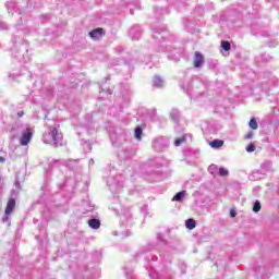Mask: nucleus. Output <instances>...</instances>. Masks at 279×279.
<instances>
[{
	"label": "nucleus",
	"mask_w": 279,
	"mask_h": 279,
	"mask_svg": "<svg viewBox=\"0 0 279 279\" xmlns=\"http://www.w3.org/2000/svg\"><path fill=\"white\" fill-rule=\"evenodd\" d=\"M31 141H32V130L26 129L25 132L20 137V145L25 147L26 145H29Z\"/></svg>",
	"instance_id": "nucleus-1"
},
{
	"label": "nucleus",
	"mask_w": 279,
	"mask_h": 279,
	"mask_svg": "<svg viewBox=\"0 0 279 279\" xmlns=\"http://www.w3.org/2000/svg\"><path fill=\"white\" fill-rule=\"evenodd\" d=\"M204 64V54L202 52H195L194 54V66L195 69H199Z\"/></svg>",
	"instance_id": "nucleus-2"
},
{
	"label": "nucleus",
	"mask_w": 279,
	"mask_h": 279,
	"mask_svg": "<svg viewBox=\"0 0 279 279\" xmlns=\"http://www.w3.org/2000/svg\"><path fill=\"white\" fill-rule=\"evenodd\" d=\"M14 208H16V199L10 198V199L8 201V204H7L4 214H5V215H12Z\"/></svg>",
	"instance_id": "nucleus-3"
},
{
	"label": "nucleus",
	"mask_w": 279,
	"mask_h": 279,
	"mask_svg": "<svg viewBox=\"0 0 279 279\" xmlns=\"http://www.w3.org/2000/svg\"><path fill=\"white\" fill-rule=\"evenodd\" d=\"M87 223L93 230H99L101 228V221L99 219H89Z\"/></svg>",
	"instance_id": "nucleus-4"
},
{
	"label": "nucleus",
	"mask_w": 279,
	"mask_h": 279,
	"mask_svg": "<svg viewBox=\"0 0 279 279\" xmlns=\"http://www.w3.org/2000/svg\"><path fill=\"white\" fill-rule=\"evenodd\" d=\"M89 36L90 38H99L104 36V28L101 27L95 28L94 31L89 32Z\"/></svg>",
	"instance_id": "nucleus-5"
},
{
	"label": "nucleus",
	"mask_w": 279,
	"mask_h": 279,
	"mask_svg": "<svg viewBox=\"0 0 279 279\" xmlns=\"http://www.w3.org/2000/svg\"><path fill=\"white\" fill-rule=\"evenodd\" d=\"M210 147L213 149H219L220 147H223V141L221 140H214L213 142L209 143Z\"/></svg>",
	"instance_id": "nucleus-6"
},
{
	"label": "nucleus",
	"mask_w": 279,
	"mask_h": 279,
	"mask_svg": "<svg viewBox=\"0 0 279 279\" xmlns=\"http://www.w3.org/2000/svg\"><path fill=\"white\" fill-rule=\"evenodd\" d=\"M197 226V223L195 222V220L193 218H190L185 221V227L187 228V230H194V228Z\"/></svg>",
	"instance_id": "nucleus-7"
},
{
	"label": "nucleus",
	"mask_w": 279,
	"mask_h": 279,
	"mask_svg": "<svg viewBox=\"0 0 279 279\" xmlns=\"http://www.w3.org/2000/svg\"><path fill=\"white\" fill-rule=\"evenodd\" d=\"M50 135L52 138V143H58V129L50 128Z\"/></svg>",
	"instance_id": "nucleus-8"
},
{
	"label": "nucleus",
	"mask_w": 279,
	"mask_h": 279,
	"mask_svg": "<svg viewBox=\"0 0 279 279\" xmlns=\"http://www.w3.org/2000/svg\"><path fill=\"white\" fill-rule=\"evenodd\" d=\"M251 130H258V122H256V118H252L248 122Z\"/></svg>",
	"instance_id": "nucleus-9"
},
{
	"label": "nucleus",
	"mask_w": 279,
	"mask_h": 279,
	"mask_svg": "<svg viewBox=\"0 0 279 279\" xmlns=\"http://www.w3.org/2000/svg\"><path fill=\"white\" fill-rule=\"evenodd\" d=\"M182 143H186V135H182V137H179L174 141L175 147H180Z\"/></svg>",
	"instance_id": "nucleus-10"
},
{
	"label": "nucleus",
	"mask_w": 279,
	"mask_h": 279,
	"mask_svg": "<svg viewBox=\"0 0 279 279\" xmlns=\"http://www.w3.org/2000/svg\"><path fill=\"white\" fill-rule=\"evenodd\" d=\"M135 138L137 141H141V138H143V129H141V126H137L135 129Z\"/></svg>",
	"instance_id": "nucleus-11"
},
{
	"label": "nucleus",
	"mask_w": 279,
	"mask_h": 279,
	"mask_svg": "<svg viewBox=\"0 0 279 279\" xmlns=\"http://www.w3.org/2000/svg\"><path fill=\"white\" fill-rule=\"evenodd\" d=\"M182 197H184V192H178L173 198L172 202H182Z\"/></svg>",
	"instance_id": "nucleus-12"
},
{
	"label": "nucleus",
	"mask_w": 279,
	"mask_h": 279,
	"mask_svg": "<svg viewBox=\"0 0 279 279\" xmlns=\"http://www.w3.org/2000/svg\"><path fill=\"white\" fill-rule=\"evenodd\" d=\"M221 48L223 51H230L232 49V46L230 45V41H221Z\"/></svg>",
	"instance_id": "nucleus-13"
},
{
	"label": "nucleus",
	"mask_w": 279,
	"mask_h": 279,
	"mask_svg": "<svg viewBox=\"0 0 279 279\" xmlns=\"http://www.w3.org/2000/svg\"><path fill=\"white\" fill-rule=\"evenodd\" d=\"M229 173H230V172H229L228 169H226V168H220L219 171H218V175H220L221 178L228 177Z\"/></svg>",
	"instance_id": "nucleus-14"
},
{
	"label": "nucleus",
	"mask_w": 279,
	"mask_h": 279,
	"mask_svg": "<svg viewBox=\"0 0 279 279\" xmlns=\"http://www.w3.org/2000/svg\"><path fill=\"white\" fill-rule=\"evenodd\" d=\"M246 151H247L248 154H252V151H256V146H254V144H248V145L246 146Z\"/></svg>",
	"instance_id": "nucleus-15"
},
{
	"label": "nucleus",
	"mask_w": 279,
	"mask_h": 279,
	"mask_svg": "<svg viewBox=\"0 0 279 279\" xmlns=\"http://www.w3.org/2000/svg\"><path fill=\"white\" fill-rule=\"evenodd\" d=\"M259 210H260V202H255V204L253 206V211L259 213Z\"/></svg>",
	"instance_id": "nucleus-16"
},
{
	"label": "nucleus",
	"mask_w": 279,
	"mask_h": 279,
	"mask_svg": "<svg viewBox=\"0 0 279 279\" xmlns=\"http://www.w3.org/2000/svg\"><path fill=\"white\" fill-rule=\"evenodd\" d=\"M230 216H231V217H236V211H235L234 209H231V210H230Z\"/></svg>",
	"instance_id": "nucleus-17"
},
{
	"label": "nucleus",
	"mask_w": 279,
	"mask_h": 279,
	"mask_svg": "<svg viewBox=\"0 0 279 279\" xmlns=\"http://www.w3.org/2000/svg\"><path fill=\"white\" fill-rule=\"evenodd\" d=\"M23 114H25V112L21 111L20 113H17V117H23Z\"/></svg>",
	"instance_id": "nucleus-18"
},
{
	"label": "nucleus",
	"mask_w": 279,
	"mask_h": 279,
	"mask_svg": "<svg viewBox=\"0 0 279 279\" xmlns=\"http://www.w3.org/2000/svg\"><path fill=\"white\" fill-rule=\"evenodd\" d=\"M252 136H253V134L251 133V134H247V135L245 136V138H252Z\"/></svg>",
	"instance_id": "nucleus-19"
},
{
	"label": "nucleus",
	"mask_w": 279,
	"mask_h": 279,
	"mask_svg": "<svg viewBox=\"0 0 279 279\" xmlns=\"http://www.w3.org/2000/svg\"><path fill=\"white\" fill-rule=\"evenodd\" d=\"M0 162H5V158L0 157Z\"/></svg>",
	"instance_id": "nucleus-20"
}]
</instances>
